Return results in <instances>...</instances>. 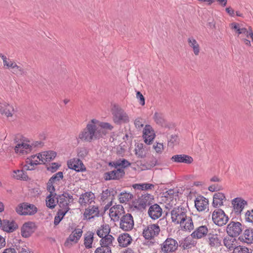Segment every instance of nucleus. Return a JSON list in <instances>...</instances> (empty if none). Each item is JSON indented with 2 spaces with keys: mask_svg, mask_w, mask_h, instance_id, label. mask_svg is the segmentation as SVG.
Wrapping results in <instances>:
<instances>
[{
  "mask_svg": "<svg viewBox=\"0 0 253 253\" xmlns=\"http://www.w3.org/2000/svg\"><path fill=\"white\" fill-rule=\"evenodd\" d=\"M98 121L92 119L87 124L84 128L79 134L78 139L83 141L91 142L93 140L99 139L107 133L105 130L98 129L95 125Z\"/></svg>",
  "mask_w": 253,
  "mask_h": 253,
  "instance_id": "nucleus-1",
  "label": "nucleus"
},
{
  "mask_svg": "<svg viewBox=\"0 0 253 253\" xmlns=\"http://www.w3.org/2000/svg\"><path fill=\"white\" fill-rule=\"evenodd\" d=\"M187 209L186 207L180 205L173 208L171 211V218L173 222L181 224L187 216Z\"/></svg>",
  "mask_w": 253,
  "mask_h": 253,
  "instance_id": "nucleus-2",
  "label": "nucleus"
},
{
  "mask_svg": "<svg viewBox=\"0 0 253 253\" xmlns=\"http://www.w3.org/2000/svg\"><path fill=\"white\" fill-rule=\"evenodd\" d=\"M113 120L114 122L118 125L126 124L129 122V117L121 107L117 105H114L112 109Z\"/></svg>",
  "mask_w": 253,
  "mask_h": 253,
  "instance_id": "nucleus-3",
  "label": "nucleus"
},
{
  "mask_svg": "<svg viewBox=\"0 0 253 253\" xmlns=\"http://www.w3.org/2000/svg\"><path fill=\"white\" fill-rule=\"evenodd\" d=\"M153 196L149 194L142 195L138 200L132 202V206L138 211H143L152 204Z\"/></svg>",
  "mask_w": 253,
  "mask_h": 253,
  "instance_id": "nucleus-4",
  "label": "nucleus"
},
{
  "mask_svg": "<svg viewBox=\"0 0 253 253\" xmlns=\"http://www.w3.org/2000/svg\"><path fill=\"white\" fill-rule=\"evenodd\" d=\"M15 210L18 214L21 215H33L38 211L36 206L26 202L19 204Z\"/></svg>",
  "mask_w": 253,
  "mask_h": 253,
  "instance_id": "nucleus-5",
  "label": "nucleus"
},
{
  "mask_svg": "<svg viewBox=\"0 0 253 253\" xmlns=\"http://www.w3.org/2000/svg\"><path fill=\"white\" fill-rule=\"evenodd\" d=\"M178 244L176 240L172 238H168L160 244L161 252L164 253H173L178 248Z\"/></svg>",
  "mask_w": 253,
  "mask_h": 253,
  "instance_id": "nucleus-6",
  "label": "nucleus"
},
{
  "mask_svg": "<svg viewBox=\"0 0 253 253\" xmlns=\"http://www.w3.org/2000/svg\"><path fill=\"white\" fill-rule=\"evenodd\" d=\"M212 219L216 225L222 226L227 223L229 217L222 210L217 209L213 211Z\"/></svg>",
  "mask_w": 253,
  "mask_h": 253,
  "instance_id": "nucleus-7",
  "label": "nucleus"
},
{
  "mask_svg": "<svg viewBox=\"0 0 253 253\" xmlns=\"http://www.w3.org/2000/svg\"><path fill=\"white\" fill-rule=\"evenodd\" d=\"M134 226L133 218L130 213L124 214L120 219V227L125 231H129Z\"/></svg>",
  "mask_w": 253,
  "mask_h": 253,
  "instance_id": "nucleus-8",
  "label": "nucleus"
},
{
  "mask_svg": "<svg viewBox=\"0 0 253 253\" xmlns=\"http://www.w3.org/2000/svg\"><path fill=\"white\" fill-rule=\"evenodd\" d=\"M160 231V227L156 224H150L143 231V235L145 239L150 240L157 236Z\"/></svg>",
  "mask_w": 253,
  "mask_h": 253,
  "instance_id": "nucleus-9",
  "label": "nucleus"
},
{
  "mask_svg": "<svg viewBox=\"0 0 253 253\" xmlns=\"http://www.w3.org/2000/svg\"><path fill=\"white\" fill-rule=\"evenodd\" d=\"M242 231V224L239 222L230 221L226 227L228 235L235 237L238 236Z\"/></svg>",
  "mask_w": 253,
  "mask_h": 253,
  "instance_id": "nucleus-10",
  "label": "nucleus"
},
{
  "mask_svg": "<svg viewBox=\"0 0 253 253\" xmlns=\"http://www.w3.org/2000/svg\"><path fill=\"white\" fill-rule=\"evenodd\" d=\"M37 228V226L35 222L32 221L25 222L21 229V235L24 238H28L35 232Z\"/></svg>",
  "mask_w": 253,
  "mask_h": 253,
  "instance_id": "nucleus-11",
  "label": "nucleus"
},
{
  "mask_svg": "<svg viewBox=\"0 0 253 253\" xmlns=\"http://www.w3.org/2000/svg\"><path fill=\"white\" fill-rule=\"evenodd\" d=\"M125 175V172L123 169H117L116 170H112L104 173V179L105 180H119L123 178Z\"/></svg>",
  "mask_w": 253,
  "mask_h": 253,
  "instance_id": "nucleus-12",
  "label": "nucleus"
},
{
  "mask_svg": "<svg viewBox=\"0 0 253 253\" xmlns=\"http://www.w3.org/2000/svg\"><path fill=\"white\" fill-rule=\"evenodd\" d=\"M148 213L152 219H157L162 216V209L157 204H151L149 208Z\"/></svg>",
  "mask_w": 253,
  "mask_h": 253,
  "instance_id": "nucleus-13",
  "label": "nucleus"
},
{
  "mask_svg": "<svg viewBox=\"0 0 253 253\" xmlns=\"http://www.w3.org/2000/svg\"><path fill=\"white\" fill-rule=\"evenodd\" d=\"M195 206L199 211L208 210L209 201L203 196H198L195 200Z\"/></svg>",
  "mask_w": 253,
  "mask_h": 253,
  "instance_id": "nucleus-14",
  "label": "nucleus"
},
{
  "mask_svg": "<svg viewBox=\"0 0 253 253\" xmlns=\"http://www.w3.org/2000/svg\"><path fill=\"white\" fill-rule=\"evenodd\" d=\"M94 194L92 192H86L80 195L79 203L82 206H86L87 204H90L94 201Z\"/></svg>",
  "mask_w": 253,
  "mask_h": 253,
  "instance_id": "nucleus-15",
  "label": "nucleus"
},
{
  "mask_svg": "<svg viewBox=\"0 0 253 253\" xmlns=\"http://www.w3.org/2000/svg\"><path fill=\"white\" fill-rule=\"evenodd\" d=\"M67 164L70 169L75 170L77 172L84 171L86 170V168L82 161L79 159L77 160L74 159L73 161L70 160L68 162Z\"/></svg>",
  "mask_w": 253,
  "mask_h": 253,
  "instance_id": "nucleus-16",
  "label": "nucleus"
},
{
  "mask_svg": "<svg viewBox=\"0 0 253 253\" xmlns=\"http://www.w3.org/2000/svg\"><path fill=\"white\" fill-rule=\"evenodd\" d=\"M226 200L225 195L222 192H216L213 196L212 205L214 208H219L223 205Z\"/></svg>",
  "mask_w": 253,
  "mask_h": 253,
  "instance_id": "nucleus-17",
  "label": "nucleus"
},
{
  "mask_svg": "<svg viewBox=\"0 0 253 253\" xmlns=\"http://www.w3.org/2000/svg\"><path fill=\"white\" fill-rule=\"evenodd\" d=\"M123 206L120 205L114 206L110 209V216L114 217V220H119L124 214Z\"/></svg>",
  "mask_w": 253,
  "mask_h": 253,
  "instance_id": "nucleus-18",
  "label": "nucleus"
},
{
  "mask_svg": "<svg viewBox=\"0 0 253 253\" xmlns=\"http://www.w3.org/2000/svg\"><path fill=\"white\" fill-rule=\"evenodd\" d=\"M171 160L177 163H184L190 164L193 161L192 157L185 154H178L173 156L171 158Z\"/></svg>",
  "mask_w": 253,
  "mask_h": 253,
  "instance_id": "nucleus-19",
  "label": "nucleus"
},
{
  "mask_svg": "<svg viewBox=\"0 0 253 253\" xmlns=\"http://www.w3.org/2000/svg\"><path fill=\"white\" fill-rule=\"evenodd\" d=\"M232 204L235 212L240 213L243 211L245 205H247L246 201L241 198H236L232 201Z\"/></svg>",
  "mask_w": 253,
  "mask_h": 253,
  "instance_id": "nucleus-20",
  "label": "nucleus"
},
{
  "mask_svg": "<svg viewBox=\"0 0 253 253\" xmlns=\"http://www.w3.org/2000/svg\"><path fill=\"white\" fill-rule=\"evenodd\" d=\"M33 169H34L33 168H30L28 165H25L22 169L14 170L13 171L14 173L13 176L17 179L27 180L28 176L25 170H32Z\"/></svg>",
  "mask_w": 253,
  "mask_h": 253,
  "instance_id": "nucleus-21",
  "label": "nucleus"
},
{
  "mask_svg": "<svg viewBox=\"0 0 253 253\" xmlns=\"http://www.w3.org/2000/svg\"><path fill=\"white\" fill-rule=\"evenodd\" d=\"M143 137L144 139V142L148 144H150L151 141L155 138V133L150 125H146L143 130Z\"/></svg>",
  "mask_w": 253,
  "mask_h": 253,
  "instance_id": "nucleus-22",
  "label": "nucleus"
},
{
  "mask_svg": "<svg viewBox=\"0 0 253 253\" xmlns=\"http://www.w3.org/2000/svg\"><path fill=\"white\" fill-rule=\"evenodd\" d=\"M239 239L240 241L247 244L253 243V229H246L243 234L239 237Z\"/></svg>",
  "mask_w": 253,
  "mask_h": 253,
  "instance_id": "nucleus-23",
  "label": "nucleus"
},
{
  "mask_svg": "<svg viewBox=\"0 0 253 253\" xmlns=\"http://www.w3.org/2000/svg\"><path fill=\"white\" fill-rule=\"evenodd\" d=\"M18 227L17 224L13 220H8L7 219H3L1 221V228L3 231L12 232Z\"/></svg>",
  "mask_w": 253,
  "mask_h": 253,
  "instance_id": "nucleus-24",
  "label": "nucleus"
},
{
  "mask_svg": "<svg viewBox=\"0 0 253 253\" xmlns=\"http://www.w3.org/2000/svg\"><path fill=\"white\" fill-rule=\"evenodd\" d=\"M223 245L226 248L230 251L235 250L237 247V240L235 237L230 235L226 236L224 237L223 241Z\"/></svg>",
  "mask_w": 253,
  "mask_h": 253,
  "instance_id": "nucleus-25",
  "label": "nucleus"
},
{
  "mask_svg": "<svg viewBox=\"0 0 253 253\" xmlns=\"http://www.w3.org/2000/svg\"><path fill=\"white\" fill-rule=\"evenodd\" d=\"M208 232L207 227L206 225H202L197 228L191 234V236L194 239H201L206 236Z\"/></svg>",
  "mask_w": 253,
  "mask_h": 253,
  "instance_id": "nucleus-26",
  "label": "nucleus"
},
{
  "mask_svg": "<svg viewBox=\"0 0 253 253\" xmlns=\"http://www.w3.org/2000/svg\"><path fill=\"white\" fill-rule=\"evenodd\" d=\"M14 150L16 153L24 155L31 151L32 146L27 143L22 142L17 144Z\"/></svg>",
  "mask_w": 253,
  "mask_h": 253,
  "instance_id": "nucleus-27",
  "label": "nucleus"
},
{
  "mask_svg": "<svg viewBox=\"0 0 253 253\" xmlns=\"http://www.w3.org/2000/svg\"><path fill=\"white\" fill-rule=\"evenodd\" d=\"M84 215L86 218L89 219L93 218L94 216H99V211L98 207L94 206H89L85 210Z\"/></svg>",
  "mask_w": 253,
  "mask_h": 253,
  "instance_id": "nucleus-28",
  "label": "nucleus"
},
{
  "mask_svg": "<svg viewBox=\"0 0 253 253\" xmlns=\"http://www.w3.org/2000/svg\"><path fill=\"white\" fill-rule=\"evenodd\" d=\"M14 112V109L12 105L6 103H0V112L2 115H5L6 117H12Z\"/></svg>",
  "mask_w": 253,
  "mask_h": 253,
  "instance_id": "nucleus-29",
  "label": "nucleus"
},
{
  "mask_svg": "<svg viewBox=\"0 0 253 253\" xmlns=\"http://www.w3.org/2000/svg\"><path fill=\"white\" fill-rule=\"evenodd\" d=\"M119 246L122 247H126L130 244L132 238L129 234L125 233L120 234L118 238Z\"/></svg>",
  "mask_w": 253,
  "mask_h": 253,
  "instance_id": "nucleus-30",
  "label": "nucleus"
},
{
  "mask_svg": "<svg viewBox=\"0 0 253 253\" xmlns=\"http://www.w3.org/2000/svg\"><path fill=\"white\" fill-rule=\"evenodd\" d=\"M56 156V153L53 151H49L44 152L43 154L37 156V158L42 160L43 163L49 162L53 160Z\"/></svg>",
  "mask_w": 253,
  "mask_h": 253,
  "instance_id": "nucleus-31",
  "label": "nucleus"
},
{
  "mask_svg": "<svg viewBox=\"0 0 253 253\" xmlns=\"http://www.w3.org/2000/svg\"><path fill=\"white\" fill-rule=\"evenodd\" d=\"M56 200L57 203L58 204V205L61 209L68 210H70L67 199L63 193L61 194L57 195Z\"/></svg>",
  "mask_w": 253,
  "mask_h": 253,
  "instance_id": "nucleus-32",
  "label": "nucleus"
},
{
  "mask_svg": "<svg viewBox=\"0 0 253 253\" xmlns=\"http://www.w3.org/2000/svg\"><path fill=\"white\" fill-rule=\"evenodd\" d=\"M181 228L183 231H188L190 232L194 229V224L191 216H187L183 222L182 224H180Z\"/></svg>",
  "mask_w": 253,
  "mask_h": 253,
  "instance_id": "nucleus-33",
  "label": "nucleus"
},
{
  "mask_svg": "<svg viewBox=\"0 0 253 253\" xmlns=\"http://www.w3.org/2000/svg\"><path fill=\"white\" fill-rule=\"evenodd\" d=\"M83 231L81 229H75L69 235L67 241L77 242L82 235Z\"/></svg>",
  "mask_w": 253,
  "mask_h": 253,
  "instance_id": "nucleus-34",
  "label": "nucleus"
},
{
  "mask_svg": "<svg viewBox=\"0 0 253 253\" xmlns=\"http://www.w3.org/2000/svg\"><path fill=\"white\" fill-rule=\"evenodd\" d=\"M188 42L189 46L193 49L194 53L198 55L200 52V46L196 40L193 37L188 39Z\"/></svg>",
  "mask_w": 253,
  "mask_h": 253,
  "instance_id": "nucleus-35",
  "label": "nucleus"
},
{
  "mask_svg": "<svg viewBox=\"0 0 253 253\" xmlns=\"http://www.w3.org/2000/svg\"><path fill=\"white\" fill-rule=\"evenodd\" d=\"M209 240L211 247H218L222 245L221 240L217 234L211 235L209 237Z\"/></svg>",
  "mask_w": 253,
  "mask_h": 253,
  "instance_id": "nucleus-36",
  "label": "nucleus"
},
{
  "mask_svg": "<svg viewBox=\"0 0 253 253\" xmlns=\"http://www.w3.org/2000/svg\"><path fill=\"white\" fill-rule=\"evenodd\" d=\"M94 233L92 232H87L84 235V245L86 249L92 248V244L93 241Z\"/></svg>",
  "mask_w": 253,
  "mask_h": 253,
  "instance_id": "nucleus-37",
  "label": "nucleus"
},
{
  "mask_svg": "<svg viewBox=\"0 0 253 253\" xmlns=\"http://www.w3.org/2000/svg\"><path fill=\"white\" fill-rule=\"evenodd\" d=\"M69 211L68 210L59 209L54 217V224L55 225H58Z\"/></svg>",
  "mask_w": 253,
  "mask_h": 253,
  "instance_id": "nucleus-38",
  "label": "nucleus"
},
{
  "mask_svg": "<svg viewBox=\"0 0 253 253\" xmlns=\"http://www.w3.org/2000/svg\"><path fill=\"white\" fill-rule=\"evenodd\" d=\"M13 66L11 68L12 69L11 72L17 75H24L27 73L26 70H25L22 66H18L15 62L13 65Z\"/></svg>",
  "mask_w": 253,
  "mask_h": 253,
  "instance_id": "nucleus-39",
  "label": "nucleus"
},
{
  "mask_svg": "<svg viewBox=\"0 0 253 253\" xmlns=\"http://www.w3.org/2000/svg\"><path fill=\"white\" fill-rule=\"evenodd\" d=\"M161 163L155 157L152 156L146 163V168L147 169H151L156 166H160Z\"/></svg>",
  "mask_w": 253,
  "mask_h": 253,
  "instance_id": "nucleus-40",
  "label": "nucleus"
},
{
  "mask_svg": "<svg viewBox=\"0 0 253 253\" xmlns=\"http://www.w3.org/2000/svg\"><path fill=\"white\" fill-rule=\"evenodd\" d=\"M114 238L111 235H108L101 238L100 241V245L103 246H112L113 241L114 240Z\"/></svg>",
  "mask_w": 253,
  "mask_h": 253,
  "instance_id": "nucleus-41",
  "label": "nucleus"
},
{
  "mask_svg": "<svg viewBox=\"0 0 253 253\" xmlns=\"http://www.w3.org/2000/svg\"><path fill=\"white\" fill-rule=\"evenodd\" d=\"M133 198V195L126 192H122L119 195V201L121 203H126Z\"/></svg>",
  "mask_w": 253,
  "mask_h": 253,
  "instance_id": "nucleus-42",
  "label": "nucleus"
},
{
  "mask_svg": "<svg viewBox=\"0 0 253 253\" xmlns=\"http://www.w3.org/2000/svg\"><path fill=\"white\" fill-rule=\"evenodd\" d=\"M102 228L97 230L96 233L97 235L100 237L102 238L103 237L106 236L107 235H109V233L110 231V229L108 225H103L102 226Z\"/></svg>",
  "mask_w": 253,
  "mask_h": 253,
  "instance_id": "nucleus-43",
  "label": "nucleus"
},
{
  "mask_svg": "<svg viewBox=\"0 0 253 253\" xmlns=\"http://www.w3.org/2000/svg\"><path fill=\"white\" fill-rule=\"evenodd\" d=\"M133 187L138 190H145L152 189L154 187V185L152 184L144 183L134 184Z\"/></svg>",
  "mask_w": 253,
  "mask_h": 253,
  "instance_id": "nucleus-44",
  "label": "nucleus"
},
{
  "mask_svg": "<svg viewBox=\"0 0 253 253\" xmlns=\"http://www.w3.org/2000/svg\"><path fill=\"white\" fill-rule=\"evenodd\" d=\"M178 192L177 190L174 189H170L167 191L163 192V197L167 198L173 199L175 197L178 196Z\"/></svg>",
  "mask_w": 253,
  "mask_h": 253,
  "instance_id": "nucleus-45",
  "label": "nucleus"
},
{
  "mask_svg": "<svg viewBox=\"0 0 253 253\" xmlns=\"http://www.w3.org/2000/svg\"><path fill=\"white\" fill-rule=\"evenodd\" d=\"M53 194H50L46 198V206L49 209H53L55 206L56 201L54 197H53Z\"/></svg>",
  "mask_w": 253,
  "mask_h": 253,
  "instance_id": "nucleus-46",
  "label": "nucleus"
},
{
  "mask_svg": "<svg viewBox=\"0 0 253 253\" xmlns=\"http://www.w3.org/2000/svg\"><path fill=\"white\" fill-rule=\"evenodd\" d=\"M135 154L138 158H144L145 157L146 153L144 152L142 144L137 145L136 148L135 149Z\"/></svg>",
  "mask_w": 253,
  "mask_h": 253,
  "instance_id": "nucleus-47",
  "label": "nucleus"
},
{
  "mask_svg": "<svg viewBox=\"0 0 253 253\" xmlns=\"http://www.w3.org/2000/svg\"><path fill=\"white\" fill-rule=\"evenodd\" d=\"M116 193V191H115L113 189H107L105 190H103L101 194V199L102 201H104L107 199L108 197L112 195L113 196Z\"/></svg>",
  "mask_w": 253,
  "mask_h": 253,
  "instance_id": "nucleus-48",
  "label": "nucleus"
},
{
  "mask_svg": "<svg viewBox=\"0 0 253 253\" xmlns=\"http://www.w3.org/2000/svg\"><path fill=\"white\" fill-rule=\"evenodd\" d=\"M154 119L155 122L161 126H163L165 124V120L164 116L162 113L155 112L154 115Z\"/></svg>",
  "mask_w": 253,
  "mask_h": 253,
  "instance_id": "nucleus-49",
  "label": "nucleus"
},
{
  "mask_svg": "<svg viewBox=\"0 0 253 253\" xmlns=\"http://www.w3.org/2000/svg\"><path fill=\"white\" fill-rule=\"evenodd\" d=\"M179 143V138L177 135L172 134L168 139V145L169 147H173Z\"/></svg>",
  "mask_w": 253,
  "mask_h": 253,
  "instance_id": "nucleus-50",
  "label": "nucleus"
},
{
  "mask_svg": "<svg viewBox=\"0 0 253 253\" xmlns=\"http://www.w3.org/2000/svg\"><path fill=\"white\" fill-rule=\"evenodd\" d=\"M94 253H112L111 247L109 246L101 245V247L96 249Z\"/></svg>",
  "mask_w": 253,
  "mask_h": 253,
  "instance_id": "nucleus-51",
  "label": "nucleus"
},
{
  "mask_svg": "<svg viewBox=\"0 0 253 253\" xmlns=\"http://www.w3.org/2000/svg\"><path fill=\"white\" fill-rule=\"evenodd\" d=\"M63 178V173L62 171H59L52 176L49 180L50 182H55L56 181H59Z\"/></svg>",
  "mask_w": 253,
  "mask_h": 253,
  "instance_id": "nucleus-52",
  "label": "nucleus"
},
{
  "mask_svg": "<svg viewBox=\"0 0 253 253\" xmlns=\"http://www.w3.org/2000/svg\"><path fill=\"white\" fill-rule=\"evenodd\" d=\"M232 253H250L247 247L243 246H238L233 251Z\"/></svg>",
  "mask_w": 253,
  "mask_h": 253,
  "instance_id": "nucleus-53",
  "label": "nucleus"
},
{
  "mask_svg": "<svg viewBox=\"0 0 253 253\" xmlns=\"http://www.w3.org/2000/svg\"><path fill=\"white\" fill-rule=\"evenodd\" d=\"M222 185L218 184H212L208 188V190L211 192H217L223 190Z\"/></svg>",
  "mask_w": 253,
  "mask_h": 253,
  "instance_id": "nucleus-54",
  "label": "nucleus"
},
{
  "mask_svg": "<svg viewBox=\"0 0 253 253\" xmlns=\"http://www.w3.org/2000/svg\"><path fill=\"white\" fill-rule=\"evenodd\" d=\"M99 126L100 127L99 129H101L102 130H104L103 129H105L109 130H112L114 127L110 124L106 122H100Z\"/></svg>",
  "mask_w": 253,
  "mask_h": 253,
  "instance_id": "nucleus-55",
  "label": "nucleus"
},
{
  "mask_svg": "<svg viewBox=\"0 0 253 253\" xmlns=\"http://www.w3.org/2000/svg\"><path fill=\"white\" fill-rule=\"evenodd\" d=\"M15 247L16 251H17V253H33L31 251L26 247L25 248L18 246H15Z\"/></svg>",
  "mask_w": 253,
  "mask_h": 253,
  "instance_id": "nucleus-56",
  "label": "nucleus"
},
{
  "mask_svg": "<svg viewBox=\"0 0 253 253\" xmlns=\"http://www.w3.org/2000/svg\"><path fill=\"white\" fill-rule=\"evenodd\" d=\"M60 166V165L58 163H52L48 167H47V169L48 171H50L51 172H54L58 169Z\"/></svg>",
  "mask_w": 253,
  "mask_h": 253,
  "instance_id": "nucleus-57",
  "label": "nucleus"
},
{
  "mask_svg": "<svg viewBox=\"0 0 253 253\" xmlns=\"http://www.w3.org/2000/svg\"><path fill=\"white\" fill-rule=\"evenodd\" d=\"M246 221L249 222H253V209L251 211H248L245 214Z\"/></svg>",
  "mask_w": 253,
  "mask_h": 253,
  "instance_id": "nucleus-58",
  "label": "nucleus"
},
{
  "mask_svg": "<svg viewBox=\"0 0 253 253\" xmlns=\"http://www.w3.org/2000/svg\"><path fill=\"white\" fill-rule=\"evenodd\" d=\"M136 97L139 100V102L140 105L143 106L145 105V98L142 94L139 91L136 92Z\"/></svg>",
  "mask_w": 253,
  "mask_h": 253,
  "instance_id": "nucleus-59",
  "label": "nucleus"
},
{
  "mask_svg": "<svg viewBox=\"0 0 253 253\" xmlns=\"http://www.w3.org/2000/svg\"><path fill=\"white\" fill-rule=\"evenodd\" d=\"M121 168L119 169H124L125 168L129 167L131 164L127 160L125 159H120Z\"/></svg>",
  "mask_w": 253,
  "mask_h": 253,
  "instance_id": "nucleus-60",
  "label": "nucleus"
},
{
  "mask_svg": "<svg viewBox=\"0 0 253 253\" xmlns=\"http://www.w3.org/2000/svg\"><path fill=\"white\" fill-rule=\"evenodd\" d=\"M87 153L88 152L85 148H81L78 152V156L80 158H83L87 155Z\"/></svg>",
  "mask_w": 253,
  "mask_h": 253,
  "instance_id": "nucleus-61",
  "label": "nucleus"
},
{
  "mask_svg": "<svg viewBox=\"0 0 253 253\" xmlns=\"http://www.w3.org/2000/svg\"><path fill=\"white\" fill-rule=\"evenodd\" d=\"M54 183V182L50 183V180H49L47 184V189L50 193V194H53L55 191V187L53 186Z\"/></svg>",
  "mask_w": 253,
  "mask_h": 253,
  "instance_id": "nucleus-62",
  "label": "nucleus"
},
{
  "mask_svg": "<svg viewBox=\"0 0 253 253\" xmlns=\"http://www.w3.org/2000/svg\"><path fill=\"white\" fill-rule=\"evenodd\" d=\"M134 125L137 128L142 127L144 126L143 120L140 118L136 119L134 121Z\"/></svg>",
  "mask_w": 253,
  "mask_h": 253,
  "instance_id": "nucleus-63",
  "label": "nucleus"
},
{
  "mask_svg": "<svg viewBox=\"0 0 253 253\" xmlns=\"http://www.w3.org/2000/svg\"><path fill=\"white\" fill-rule=\"evenodd\" d=\"M153 148L157 153H161L164 149L163 143H157L156 145H153Z\"/></svg>",
  "mask_w": 253,
  "mask_h": 253,
  "instance_id": "nucleus-64",
  "label": "nucleus"
}]
</instances>
